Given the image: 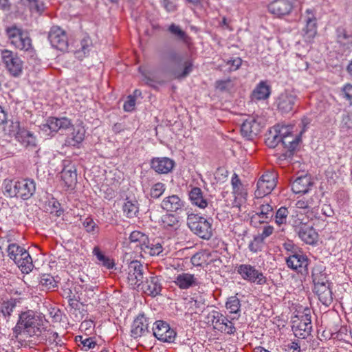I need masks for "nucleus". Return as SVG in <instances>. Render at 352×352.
<instances>
[{
  "instance_id": "obj_57",
  "label": "nucleus",
  "mask_w": 352,
  "mask_h": 352,
  "mask_svg": "<svg viewBox=\"0 0 352 352\" xmlns=\"http://www.w3.org/2000/svg\"><path fill=\"white\" fill-rule=\"evenodd\" d=\"M135 106V98L133 96H129L126 100L124 102L123 108L125 111H132Z\"/></svg>"
},
{
  "instance_id": "obj_43",
  "label": "nucleus",
  "mask_w": 352,
  "mask_h": 352,
  "mask_svg": "<svg viewBox=\"0 0 352 352\" xmlns=\"http://www.w3.org/2000/svg\"><path fill=\"white\" fill-rule=\"evenodd\" d=\"M82 226L89 234L97 235L99 233L100 228L91 217H87L83 220Z\"/></svg>"
},
{
  "instance_id": "obj_54",
  "label": "nucleus",
  "mask_w": 352,
  "mask_h": 352,
  "mask_svg": "<svg viewBox=\"0 0 352 352\" xmlns=\"http://www.w3.org/2000/svg\"><path fill=\"white\" fill-rule=\"evenodd\" d=\"M232 87L233 85L230 78L223 80H217L216 82V88L221 91L230 90Z\"/></svg>"
},
{
  "instance_id": "obj_60",
  "label": "nucleus",
  "mask_w": 352,
  "mask_h": 352,
  "mask_svg": "<svg viewBox=\"0 0 352 352\" xmlns=\"http://www.w3.org/2000/svg\"><path fill=\"white\" fill-rule=\"evenodd\" d=\"M342 128L346 129H352V114H347L343 116L342 120Z\"/></svg>"
},
{
  "instance_id": "obj_40",
  "label": "nucleus",
  "mask_w": 352,
  "mask_h": 352,
  "mask_svg": "<svg viewBox=\"0 0 352 352\" xmlns=\"http://www.w3.org/2000/svg\"><path fill=\"white\" fill-rule=\"evenodd\" d=\"M129 240L131 243H137L136 246H139L141 250L145 245L148 244V235L138 230L133 231L131 233Z\"/></svg>"
},
{
  "instance_id": "obj_17",
  "label": "nucleus",
  "mask_w": 352,
  "mask_h": 352,
  "mask_svg": "<svg viewBox=\"0 0 352 352\" xmlns=\"http://www.w3.org/2000/svg\"><path fill=\"white\" fill-rule=\"evenodd\" d=\"M298 101V95L294 91H285L277 97L276 104L279 111L287 113L294 109Z\"/></svg>"
},
{
  "instance_id": "obj_3",
  "label": "nucleus",
  "mask_w": 352,
  "mask_h": 352,
  "mask_svg": "<svg viewBox=\"0 0 352 352\" xmlns=\"http://www.w3.org/2000/svg\"><path fill=\"white\" fill-rule=\"evenodd\" d=\"M309 221L305 219L301 211L294 210L290 216L289 223L302 241L314 245L318 241V234L313 226L309 224Z\"/></svg>"
},
{
  "instance_id": "obj_64",
  "label": "nucleus",
  "mask_w": 352,
  "mask_h": 352,
  "mask_svg": "<svg viewBox=\"0 0 352 352\" xmlns=\"http://www.w3.org/2000/svg\"><path fill=\"white\" fill-rule=\"evenodd\" d=\"M287 351L293 352H300V346L298 342H292L287 345Z\"/></svg>"
},
{
  "instance_id": "obj_31",
  "label": "nucleus",
  "mask_w": 352,
  "mask_h": 352,
  "mask_svg": "<svg viewBox=\"0 0 352 352\" xmlns=\"http://www.w3.org/2000/svg\"><path fill=\"white\" fill-rule=\"evenodd\" d=\"M271 94V88L266 81H261L253 90L251 98L253 100L267 99Z\"/></svg>"
},
{
  "instance_id": "obj_53",
  "label": "nucleus",
  "mask_w": 352,
  "mask_h": 352,
  "mask_svg": "<svg viewBox=\"0 0 352 352\" xmlns=\"http://www.w3.org/2000/svg\"><path fill=\"white\" fill-rule=\"evenodd\" d=\"M342 97L352 106V84L347 83L341 89Z\"/></svg>"
},
{
  "instance_id": "obj_45",
  "label": "nucleus",
  "mask_w": 352,
  "mask_h": 352,
  "mask_svg": "<svg viewBox=\"0 0 352 352\" xmlns=\"http://www.w3.org/2000/svg\"><path fill=\"white\" fill-rule=\"evenodd\" d=\"M226 308L230 314H238L241 311L240 300L236 296H232L228 298Z\"/></svg>"
},
{
  "instance_id": "obj_16",
  "label": "nucleus",
  "mask_w": 352,
  "mask_h": 352,
  "mask_svg": "<svg viewBox=\"0 0 352 352\" xmlns=\"http://www.w3.org/2000/svg\"><path fill=\"white\" fill-rule=\"evenodd\" d=\"M146 268L140 261L133 260L131 261L127 267V280L133 287H140L143 283L144 272Z\"/></svg>"
},
{
  "instance_id": "obj_35",
  "label": "nucleus",
  "mask_w": 352,
  "mask_h": 352,
  "mask_svg": "<svg viewBox=\"0 0 352 352\" xmlns=\"http://www.w3.org/2000/svg\"><path fill=\"white\" fill-rule=\"evenodd\" d=\"M16 306V301L15 299L6 300L0 304L1 316L6 322L9 321Z\"/></svg>"
},
{
  "instance_id": "obj_23",
  "label": "nucleus",
  "mask_w": 352,
  "mask_h": 352,
  "mask_svg": "<svg viewBox=\"0 0 352 352\" xmlns=\"http://www.w3.org/2000/svg\"><path fill=\"white\" fill-rule=\"evenodd\" d=\"M173 282L181 290H187L199 285V278L196 275L186 272L175 274Z\"/></svg>"
},
{
  "instance_id": "obj_33",
  "label": "nucleus",
  "mask_w": 352,
  "mask_h": 352,
  "mask_svg": "<svg viewBox=\"0 0 352 352\" xmlns=\"http://www.w3.org/2000/svg\"><path fill=\"white\" fill-rule=\"evenodd\" d=\"M168 31L173 35L177 37L179 41H181L188 47H189L192 44V38L189 36L186 32L182 30L181 28L175 25V23H172L168 27Z\"/></svg>"
},
{
  "instance_id": "obj_59",
  "label": "nucleus",
  "mask_w": 352,
  "mask_h": 352,
  "mask_svg": "<svg viewBox=\"0 0 352 352\" xmlns=\"http://www.w3.org/2000/svg\"><path fill=\"white\" fill-rule=\"evenodd\" d=\"M81 344L85 351L94 349L97 344L93 338H86L81 341Z\"/></svg>"
},
{
  "instance_id": "obj_5",
  "label": "nucleus",
  "mask_w": 352,
  "mask_h": 352,
  "mask_svg": "<svg viewBox=\"0 0 352 352\" xmlns=\"http://www.w3.org/2000/svg\"><path fill=\"white\" fill-rule=\"evenodd\" d=\"M6 34L10 43L16 49L28 52L31 55L34 52L32 39L28 33L21 28L14 25H11L6 28Z\"/></svg>"
},
{
  "instance_id": "obj_26",
  "label": "nucleus",
  "mask_w": 352,
  "mask_h": 352,
  "mask_svg": "<svg viewBox=\"0 0 352 352\" xmlns=\"http://www.w3.org/2000/svg\"><path fill=\"white\" fill-rule=\"evenodd\" d=\"M174 166L175 162L168 157H153L151 160V168L158 174H168Z\"/></svg>"
},
{
  "instance_id": "obj_48",
  "label": "nucleus",
  "mask_w": 352,
  "mask_h": 352,
  "mask_svg": "<svg viewBox=\"0 0 352 352\" xmlns=\"http://www.w3.org/2000/svg\"><path fill=\"white\" fill-rule=\"evenodd\" d=\"M279 128V126H278ZM276 134L273 135H270L265 140L266 144L270 148H275L279 144L281 145V137L280 133H279V129H276Z\"/></svg>"
},
{
  "instance_id": "obj_9",
  "label": "nucleus",
  "mask_w": 352,
  "mask_h": 352,
  "mask_svg": "<svg viewBox=\"0 0 352 352\" xmlns=\"http://www.w3.org/2000/svg\"><path fill=\"white\" fill-rule=\"evenodd\" d=\"M1 60L6 69L13 77L20 76L23 70L24 62L12 51L3 50L1 54Z\"/></svg>"
},
{
  "instance_id": "obj_47",
  "label": "nucleus",
  "mask_w": 352,
  "mask_h": 352,
  "mask_svg": "<svg viewBox=\"0 0 352 352\" xmlns=\"http://www.w3.org/2000/svg\"><path fill=\"white\" fill-rule=\"evenodd\" d=\"M274 212L273 206L269 204H263L260 206V212L257 214L259 217L264 219L265 221L272 220L274 217Z\"/></svg>"
},
{
  "instance_id": "obj_14",
  "label": "nucleus",
  "mask_w": 352,
  "mask_h": 352,
  "mask_svg": "<svg viewBox=\"0 0 352 352\" xmlns=\"http://www.w3.org/2000/svg\"><path fill=\"white\" fill-rule=\"evenodd\" d=\"M277 176L274 172L267 171L258 179L256 184L255 195L263 197L270 194L276 186Z\"/></svg>"
},
{
  "instance_id": "obj_19",
  "label": "nucleus",
  "mask_w": 352,
  "mask_h": 352,
  "mask_svg": "<svg viewBox=\"0 0 352 352\" xmlns=\"http://www.w3.org/2000/svg\"><path fill=\"white\" fill-rule=\"evenodd\" d=\"M70 120L67 118H57L55 117H50L45 124L40 126L41 131L47 135H53L59 130H65L71 126Z\"/></svg>"
},
{
  "instance_id": "obj_55",
  "label": "nucleus",
  "mask_w": 352,
  "mask_h": 352,
  "mask_svg": "<svg viewBox=\"0 0 352 352\" xmlns=\"http://www.w3.org/2000/svg\"><path fill=\"white\" fill-rule=\"evenodd\" d=\"M161 4L168 12H173L177 8V0H162Z\"/></svg>"
},
{
  "instance_id": "obj_50",
  "label": "nucleus",
  "mask_w": 352,
  "mask_h": 352,
  "mask_svg": "<svg viewBox=\"0 0 352 352\" xmlns=\"http://www.w3.org/2000/svg\"><path fill=\"white\" fill-rule=\"evenodd\" d=\"M208 255L204 252H197L190 258L191 263L195 267L202 266L206 262Z\"/></svg>"
},
{
  "instance_id": "obj_61",
  "label": "nucleus",
  "mask_w": 352,
  "mask_h": 352,
  "mask_svg": "<svg viewBox=\"0 0 352 352\" xmlns=\"http://www.w3.org/2000/svg\"><path fill=\"white\" fill-rule=\"evenodd\" d=\"M65 294L67 295L66 297L69 298L68 302L69 307L75 310L78 309L79 308V302L77 300L71 298V290L65 291Z\"/></svg>"
},
{
  "instance_id": "obj_42",
  "label": "nucleus",
  "mask_w": 352,
  "mask_h": 352,
  "mask_svg": "<svg viewBox=\"0 0 352 352\" xmlns=\"http://www.w3.org/2000/svg\"><path fill=\"white\" fill-rule=\"evenodd\" d=\"M123 212L126 217L133 218L138 212V204L136 201L126 200L123 206Z\"/></svg>"
},
{
  "instance_id": "obj_32",
  "label": "nucleus",
  "mask_w": 352,
  "mask_h": 352,
  "mask_svg": "<svg viewBox=\"0 0 352 352\" xmlns=\"http://www.w3.org/2000/svg\"><path fill=\"white\" fill-rule=\"evenodd\" d=\"M331 285L314 287V292L316 294L319 300L325 306H329L333 302Z\"/></svg>"
},
{
  "instance_id": "obj_7",
  "label": "nucleus",
  "mask_w": 352,
  "mask_h": 352,
  "mask_svg": "<svg viewBox=\"0 0 352 352\" xmlns=\"http://www.w3.org/2000/svg\"><path fill=\"white\" fill-rule=\"evenodd\" d=\"M187 225L194 234L203 239L208 240L212 236L210 219L197 214H190L187 217Z\"/></svg>"
},
{
  "instance_id": "obj_46",
  "label": "nucleus",
  "mask_w": 352,
  "mask_h": 352,
  "mask_svg": "<svg viewBox=\"0 0 352 352\" xmlns=\"http://www.w3.org/2000/svg\"><path fill=\"white\" fill-rule=\"evenodd\" d=\"M85 131L82 127L78 126L75 128L72 133V140H68V143L72 146H76L81 143L85 138Z\"/></svg>"
},
{
  "instance_id": "obj_39",
  "label": "nucleus",
  "mask_w": 352,
  "mask_h": 352,
  "mask_svg": "<svg viewBox=\"0 0 352 352\" xmlns=\"http://www.w3.org/2000/svg\"><path fill=\"white\" fill-rule=\"evenodd\" d=\"M288 208L285 206L280 207L274 214L273 219L278 227L285 226L289 217Z\"/></svg>"
},
{
  "instance_id": "obj_21",
  "label": "nucleus",
  "mask_w": 352,
  "mask_h": 352,
  "mask_svg": "<svg viewBox=\"0 0 352 352\" xmlns=\"http://www.w3.org/2000/svg\"><path fill=\"white\" fill-rule=\"evenodd\" d=\"M48 39L54 48L60 51H65L68 47V38L65 30L58 26H53L51 28Z\"/></svg>"
},
{
  "instance_id": "obj_37",
  "label": "nucleus",
  "mask_w": 352,
  "mask_h": 352,
  "mask_svg": "<svg viewBox=\"0 0 352 352\" xmlns=\"http://www.w3.org/2000/svg\"><path fill=\"white\" fill-rule=\"evenodd\" d=\"M92 253L96 257L100 264L107 269H113L115 266L113 260L109 256H105L98 246H95L94 248Z\"/></svg>"
},
{
  "instance_id": "obj_41",
  "label": "nucleus",
  "mask_w": 352,
  "mask_h": 352,
  "mask_svg": "<svg viewBox=\"0 0 352 352\" xmlns=\"http://www.w3.org/2000/svg\"><path fill=\"white\" fill-rule=\"evenodd\" d=\"M58 282L55 280L54 277L50 274H45L41 277L40 285L43 289L54 290L58 287Z\"/></svg>"
},
{
  "instance_id": "obj_30",
  "label": "nucleus",
  "mask_w": 352,
  "mask_h": 352,
  "mask_svg": "<svg viewBox=\"0 0 352 352\" xmlns=\"http://www.w3.org/2000/svg\"><path fill=\"white\" fill-rule=\"evenodd\" d=\"M189 199L191 203L201 208H206L208 205V199L204 196V193L200 188L193 187L189 192Z\"/></svg>"
},
{
  "instance_id": "obj_20",
  "label": "nucleus",
  "mask_w": 352,
  "mask_h": 352,
  "mask_svg": "<svg viewBox=\"0 0 352 352\" xmlns=\"http://www.w3.org/2000/svg\"><path fill=\"white\" fill-rule=\"evenodd\" d=\"M154 336L159 340L166 342H173L176 337L175 331L164 320H157L153 327Z\"/></svg>"
},
{
  "instance_id": "obj_63",
  "label": "nucleus",
  "mask_w": 352,
  "mask_h": 352,
  "mask_svg": "<svg viewBox=\"0 0 352 352\" xmlns=\"http://www.w3.org/2000/svg\"><path fill=\"white\" fill-rule=\"evenodd\" d=\"M248 248L252 252H257L258 251L261 250L259 242L256 241V240L251 242L248 245Z\"/></svg>"
},
{
  "instance_id": "obj_52",
  "label": "nucleus",
  "mask_w": 352,
  "mask_h": 352,
  "mask_svg": "<svg viewBox=\"0 0 352 352\" xmlns=\"http://www.w3.org/2000/svg\"><path fill=\"white\" fill-rule=\"evenodd\" d=\"M21 2L25 5L30 7V9L32 11H35L36 12H41L43 9V4L39 3L38 0H20Z\"/></svg>"
},
{
  "instance_id": "obj_10",
  "label": "nucleus",
  "mask_w": 352,
  "mask_h": 352,
  "mask_svg": "<svg viewBox=\"0 0 352 352\" xmlns=\"http://www.w3.org/2000/svg\"><path fill=\"white\" fill-rule=\"evenodd\" d=\"M208 323H211L214 329L226 334H234L236 328L232 320L221 312L212 310L207 316Z\"/></svg>"
},
{
  "instance_id": "obj_49",
  "label": "nucleus",
  "mask_w": 352,
  "mask_h": 352,
  "mask_svg": "<svg viewBox=\"0 0 352 352\" xmlns=\"http://www.w3.org/2000/svg\"><path fill=\"white\" fill-rule=\"evenodd\" d=\"M166 186L162 182L153 184L151 188L150 195L152 198H159L165 191Z\"/></svg>"
},
{
  "instance_id": "obj_36",
  "label": "nucleus",
  "mask_w": 352,
  "mask_h": 352,
  "mask_svg": "<svg viewBox=\"0 0 352 352\" xmlns=\"http://www.w3.org/2000/svg\"><path fill=\"white\" fill-rule=\"evenodd\" d=\"M303 37L307 42H311L317 33L316 23L315 18H308L307 19L306 27L303 29Z\"/></svg>"
},
{
  "instance_id": "obj_12",
  "label": "nucleus",
  "mask_w": 352,
  "mask_h": 352,
  "mask_svg": "<svg viewBox=\"0 0 352 352\" xmlns=\"http://www.w3.org/2000/svg\"><path fill=\"white\" fill-rule=\"evenodd\" d=\"M237 273L241 278L252 283L263 285L267 283V278L262 272L250 264H241L237 267Z\"/></svg>"
},
{
  "instance_id": "obj_18",
  "label": "nucleus",
  "mask_w": 352,
  "mask_h": 352,
  "mask_svg": "<svg viewBox=\"0 0 352 352\" xmlns=\"http://www.w3.org/2000/svg\"><path fill=\"white\" fill-rule=\"evenodd\" d=\"M261 120L262 119L257 116H249L241 126V135L248 139H253L261 131L263 127Z\"/></svg>"
},
{
  "instance_id": "obj_1",
  "label": "nucleus",
  "mask_w": 352,
  "mask_h": 352,
  "mask_svg": "<svg viewBox=\"0 0 352 352\" xmlns=\"http://www.w3.org/2000/svg\"><path fill=\"white\" fill-rule=\"evenodd\" d=\"M45 322L43 316L32 310H28L19 314L13 331L16 336L25 333L30 337H39L45 331Z\"/></svg>"
},
{
  "instance_id": "obj_34",
  "label": "nucleus",
  "mask_w": 352,
  "mask_h": 352,
  "mask_svg": "<svg viewBox=\"0 0 352 352\" xmlns=\"http://www.w3.org/2000/svg\"><path fill=\"white\" fill-rule=\"evenodd\" d=\"M164 250L162 243L159 240L148 239V244L145 245L142 251L150 256H155L160 255Z\"/></svg>"
},
{
  "instance_id": "obj_6",
  "label": "nucleus",
  "mask_w": 352,
  "mask_h": 352,
  "mask_svg": "<svg viewBox=\"0 0 352 352\" xmlns=\"http://www.w3.org/2000/svg\"><path fill=\"white\" fill-rule=\"evenodd\" d=\"M320 204V199L319 196L316 194H314L310 197H302L301 198H298L296 201V210L299 211L298 210H302L304 214V217L307 219V221H314L316 219H319L320 213H319V206Z\"/></svg>"
},
{
  "instance_id": "obj_22",
  "label": "nucleus",
  "mask_w": 352,
  "mask_h": 352,
  "mask_svg": "<svg viewBox=\"0 0 352 352\" xmlns=\"http://www.w3.org/2000/svg\"><path fill=\"white\" fill-rule=\"evenodd\" d=\"M286 263L289 268L298 273L307 271L309 259L302 252H292L286 258Z\"/></svg>"
},
{
  "instance_id": "obj_44",
  "label": "nucleus",
  "mask_w": 352,
  "mask_h": 352,
  "mask_svg": "<svg viewBox=\"0 0 352 352\" xmlns=\"http://www.w3.org/2000/svg\"><path fill=\"white\" fill-rule=\"evenodd\" d=\"M162 225L166 229L176 230L179 226V221L176 216L166 214L162 218Z\"/></svg>"
},
{
  "instance_id": "obj_29",
  "label": "nucleus",
  "mask_w": 352,
  "mask_h": 352,
  "mask_svg": "<svg viewBox=\"0 0 352 352\" xmlns=\"http://www.w3.org/2000/svg\"><path fill=\"white\" fill-rule=\"evenodd\" d=\"M313 185L311 177L309 175L300 176L295 179L292 183V190L296 194H305L309 191V187Z\"/></svg>"
},
{
  "instance_id": "obj_25",
  "label": "nucleus",
  "mask_w": 352,
  "mask_h": 352,
  "mask_svg": "<svg viewBox=\"0 0 352 352\" xmlns=\"http://www.w3.org/2000/svg\"><path fill=\"white\" fill-rule=\"evenodd\" d=\"M141 286L143 292L152 297L160 295L162 289L160 278L157 276H151L146 278V281L143 282Z\"/></svg>"
},
{
  "instance_id": "obj_11",
  "label": "nucleus",
  "mask_w": 352,
  "mask_h": 352,
  "mask_svg": "<svg viewBox=\"0 0 352 352\" xmlns=\"http://www.w3.org/2000/svg\"><path fill=\"white\" fill-rule=\"evenodd\" d=\"M293 127L291 126H282L279 127V133L281 137V146L285 149L283 153L284 159L290 157L293 151L297 148L300 140L299 136L292 133Z\"/></svg>"
},
{
  "instance_id": "obj_8",
  "label": "nucleus",
  "mask_w": 352,
  "mask_h": 352,
  "mask_svg": "<svg viewBox=\"0 0 352 352\" xmlns=\"http://www.w3.org/2000/svg\"><path fill=\"white\" fill-rule=\"evenodd\" d=\"M301 5L300 0H272L267 4V8L269 13L274 17L283 19L291 15Z\"/></svg>"
},
{
  "instance_id": "obj_51",
  "label": "nucleus",
  "mask_w": 352,
  "mask_h": 352,
  "mask_svg": "<svg viewBox=\"0 0 352 352\" xmlns=\"http://www.w3.org/2000/svg\"><path fill=\"white\" fill-rule=\"evenodd\" d=\"M192 70V63L191 60H188L184 62V70L179 72L177 70L174 72V75L177 78H182L188 76Z\"/></svg>"
},
{
  "instance_id": "obj_2",
  "label": "nucleus",
  "mask_w": 352,
  "mask_h": 352,
  "mask_svg": "<svg viewBox=\"0 0 352 352\" xmlns=\"http://www.w3.org/2000/svg\"><path fill=\"white\" fill-rule=\"evenodd\" d=\"M3 185V193L9 197L28 200L36 192V183L33 179L29 178L5 179Z\"/></svg>"
},
{
  "instance_id": "obj_15",
  "label": "nucleus",
  "mask_w": 352,
  "mask_h": 352,
  "mask_svg": "<svg viewBox=\"0 0 352 352\" xmlns=\"http://www.w3.org/2000/svg\"><path fill=\"white\" fill-rule=\"evenodd\" d=\"M293 320L292 329L296 336L305 338L311 332L312 329L311 315L309 310L306 312L301 314L299 316H296Z\"/></svg>"
},
{
  "instance_id": "obj_24",
  "label": "nucleus",
  "mask_w": 352,
  "mask_h": 352,
  "mask_svg": "<svg viewBox=\"0 0 352 352\" xmlns=\"http://www.w3.org/2000/svg\"><path fill=\"white\" fill-rule=\"evenodd\" d=\"M61 185L65 190H72L77 183L76 169L74 165L65 166L60 173Z\"/></svg>"
},
{
  "instance_id": "obj_13",
  "label": "nucleus",
  "mask_w": 352,
  "mask_h": 352,
  "mask_svg": "<svg viewBox=\"0 0 352 352\" xmlns=\"http://www.w3.org/2000/svg\"><path fill=\"white\" fill-rule=\"evenodd\" d=\"M16 124L18 130L15 134L16 140L28 151L32 152L34 156H38L40 148L34 133L24 127H21L19 122Z\"/></svg>"
},
{
  "instance_id": "obj_56",
  "label": "nucleus",
  "mask_w": 352,
  "mask_h": 352,
  "mask_svg": "<svg viewBox=\"0 0 352 352\" xmlns=\"http://www.w3.org/2000/svg\"><path fill=\"white\" fill-rule=\"evenodd\" d=\"M242 64V59L239 57H236L234 58H231L226 62V65L230 67V71H236L237 70Z\"/></svg>"
},
{
  "instance_id": "obj_28",
  "label": "nucleus",
  "mask_w": 352,
  "mask_h": 352,
  "mask_svg": "<svg viewBox=\"0 0 352 352\" xmlns=\"http://www.w3.org/2000/svg\"><path fill=\"white\" fill-rule=\"evenodd\" d=\"M148 318L144 314H140L134 320L131 328V336L137 338L148 331Z\"/></svg>"
},
{
  "instance_id": "obj_58",
  "label": "nucleus",
  "mask_w": 352,
  "mask_h": 352,
  "mask_svg": "<svg viewBox=\"0 0 352 352\" xmlns=\"http://www.w3.org/2000/svg\"><path fill=\"white\" fill-rule=\"evenodd\" d=\"M231 184L232 186L233 192L234 193H238L241 190L242 184L238 175L236 174H234L231 179Z\"/></svg>"
},
{
  "instance_id": "obj_62",
  "label": "nucleus",
  "mask_w": 352,
  "mask_h": 352,
  "mask_svg": "<svg viewBox=\"0 0 352 352\" xmlns=\"http://www.w3.org/2000/svg\"><path fill=\"white\" fill-rule=\"evenodd\" d=\"M274 228L272 226H265L263 227L262 233L261 234V239H265L271 236L274 232Z\"/></svg>"
},
{
  "instance_id": "obj_4",
  "label": "nucleus",
  "mask_w": 352,
  "mask_h": 352,
  "mask_svg": "<svg viewBox=\"0 0 352 352\" xmlns=\"http://www.w3.org/2000/svg\"><path fill=\"white\" fill-rule=\"evenodd\" d=\"M9 258L19 267L23 274H29L34 269L33 261L29 252L16 243H10L7 247Z\"/></svg>"
},
{
  "instance_id": "obj_27",
  "label": "nucleus",
  "mask_w": 352,
  "mask_h": 352,
  "mask_svg": "<svg viewBox=\"0 0 352 352\" xmlns=\"http://www.w3.org/2000/svg\"><path fill=\"white\" fill-rule=\"evenodd\" d=\"M184 204L178 195H173L164 198L161 207L167 212L179 213L183 210Z\"/></svg>"
},
{
  "instance_id": "obj_38",
  "label": "nucleus",
  "mask_w": 352,
  "mask_h": 352,
  "mask_svg": "<svg viewBox=\"0 0 352 352\" xmlns=\"http://www.w3.org/2000/svg\"><path fill=\"white\" fill-rule=\"evenodd\" d=\"M312 279L314 287L324 286L331 285L329 281L327 274L319 267H316L312 271Z\"/></svg>"
}]
</instances>
